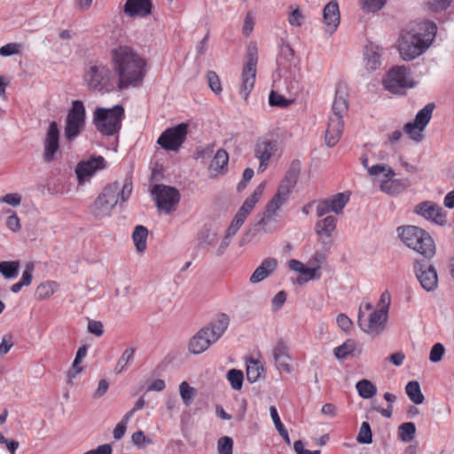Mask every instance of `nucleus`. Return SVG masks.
Wrapping results in <instances>:
<instances>
[{
  "instance_id": "27",
  "label": "nucleus",
  "mask_w": 454,
  "mask_h": 454,
  "mask_svg": "<svg viewBox=\"0 0 454 454\" xmlns=\"http://www.w3.org/2000/svg\"><path fill=\"white\" fill-rule=\"evenodd\" d=\"M278 266V261L273 257L264 259L262 263L254 270L250 277V282L257 284L271 275Z\"/></svg>"
},
{
  "instance_id": "20",
  "label": "nucleus",
  "mask_w": 454,
  "mask_h": 454,
  "mask_svg": "<svg viewBox=\"0 0 454 454\" xmlns=\"http://www.w3.org/2000/svg\"><path fill=\"white\" fill-rule=\"evenodd\" d=\"M272 356L277 368L286 373L293 372V366L289 364L291 356L289 348L283 340H278L272 349Z\"/></svg>"
},
{
  "instance_id": "46",
  "label": "nucleus",
  "mask_w": 454,
  "mask_h": 454,
  "mask_svg": "<svg viewBox=\"0 0 454 454\" xmlns=\"http://www.w3.org/2000/svg\"><path fill=\"white\" fill-rule=\"evenodd\" d=\"M292 102V100L286 98L276 91H271L269 96V104L271 106L287 107Z\"/></svg>"
},
{
  "instance_id": "33",
  "label": "nucleus",
  "mask_w": 454,
  "mask_h": 454,
  "mask_svg": "<svg viewBox=\"0 0 454 454\" xmlns=\"http://www.w3.org/2000/svg\"><path fill=\"white\" fill-rule=\"evenodd\" d=\"M405 186L399 179H392L391 177H387V179L384 180L380 184V190L389 195H397L400 194Z\"/></svg>"
},
{
  "instance_id": "2",
  "label": "nucleus",
  "mask_w": 454,
  "mask_h": 454,
  "mask_svg": "<svg viewBox=\"0 0 454 454\" xmlns=\"http://www.w3.org/2000/svg\"><path fill=\"white\" fill-rule=\"evenodd\" d=\"M437 27L435 23L425 20L415 27L404 31L399 43V53L403 60H412L423 54L431 45L435 37Z\"/></svg>"
},
{
  "instance_id": "16",
  "label": "nucleus",
  "mask_w": 454,
  "mask_h": 454,
  "mask_svg": "<svg viewBox=\"0 0 454 454\" xmlns=\"http://www.w3.org/2000/svg\"><path fill=\"white\" fill-rule=\"evenodd\" d=\"M414 213L437 225H445L446 215L442 207L433 201H423L414 207Z\"/></svg>"
},
{
  "instance_id": "15",
  "label": "nucleus",
  "mask_w": 454,
  "mask_h": 454,
  "mask_svg": "<svg viewBox=\"0 0 454 454\" xmlns=\"http://www.w3.org/2000/svg\"><path fill=\"white\" fill-rule=\"evenodd\" d=\"M414 271L422 288L427 292H432L437 288L438 275L435 268L428 262L415 261Z\"/></svg>"
},
{
  "instance_id": "43",
  "label": "nucleus",
  "mask_w": 454,
  "mask_h": 454,
  "mask_svg": "<svg viewBox=\"0 0 454 454\" xmlns=\"http://www.w3.org/2000/svg\"><path fill=\"white\" fill-rule=\"evenodd\" d=\"M416 427L412 422H406L399 427V438L403 442H411L415 435Z\"/></svg>"
},
{
  "instance_id": "36",
  "label": "nucleus",
  "mask_w": 454,
  "mask_h": 454,
  "mask_svg": "<svg viewBox=\"0 0 454 454\" xmlns=\"http://www.w3.org/2000/svg\"><path fill=\"white\" fill-rule=\"evenodd\" d=\"M264 368L260 362L251 360L247 365V379L249 382L254 383L263 376Z\"/></svg>"
},
{
  "instance_id": "52",
  "label": "nucleus",
  "mask_w": 454,
  "mask_h": 454,
  "mask_svg": "<svg viewBox=\"0 0 454 454\" xmlns=\"http://www.w3.org/2000/svg\"><path fill=\"white\" fill-rule=\"evenodd\" d=\"M258 201H256L254 198H252L251 196H249L248 198H247V200L244 201V203L242 204V206L239 207V211L237 212V214L240 215L241 216L247 218V215L251 213V211L253 210V208L255 207L256 203Z\"/></svg>"
},
{
  "instance_id": "28",
  "label": "nucleus",
  "mask_w": 454,
  "mask_h": 454,
  "mask_svg": "<svg viewBox=\"0 0 454 454\" xmlns=\"http://www.w3.org/2000/svg\"><path fill=\"white\" fill-rule=\"evenodd\" d=\"M274 215H270V212H265L257 215L256 223L246 231L243 237L240 239V246H244L251 241V239L255 237L262 228H264L271 220Z\"/></svg>"
},
{
  "instance_id": "53",
  "label": "nucleus",
  "mask_w": 454,
  "mask_h": 454,
  "mask_svg": "<svg viewBox=\"0 0 454 454\" xmlns=\"http://www.w3.org/2000/svg\"><path fill=\"white\" fill-rule=\"evenodd\" d=\"M294 57V51L289 44H282L280 46L278 62L284 59L285 62H291Z\"/></svg>"
},
{
  "instance_id": "11",
  "label": "nucleus",
  "mask_w": 454,
  "mask_h": 454,
  "mask_svg": "<svg viewBox=\"0 0 454 454\" xmlns=\"http://www.w3.org/2000/svg\"><path fill=\"white\" fill-rule=\"evenodd\" d=\"M256 64L257 49L254 45H249L247 49V61L242 69V83L239 90V94L245 100L247 98L254 86Z\"/></svg>"
},
{
  "instance_id": "1",
  "label": "nucleus",
  "mask_w": 454,
  "mask_h": 454,
  "mask_svg": "<svg viewBox=\"0 0 454 454\" xmlns=\"http://www.w3.org/2000/svg\"><path fill=\"white\" fill-rule=\"evenodd\" d=\"M114 70L119 77V89L138 87L145 75L146 62L129 46H119L112 50Z\"/></svg>"
},
{
  "instance_id": "22",
  "label": "nucleus",
  "mask_w": 454,
  "mask_h": 454,
  "mask_svg": "<svg viewBox=\"0 0 454 454\" xmlns=\"http://www.w3.org/2000/svg\"><path fill=\"white\" fill-rule=\"evenodd\" d=\"M153 0H127L123 12L129 17H146L151 14Z\"/></svg>"
},
{
  "instance_id": "41",
  "label": "nucleus",
  "mask_w": 454,
  "mask_h": 454,
  "mask_svg": "<svg viewBox=\"0 0 454 454\" xmlns=\"http://www.w3.org/2000/svg\"><path fill=\"white\" fill-rule=\"evenodd\" d=\"M135 348H129L123 351L118 362L116 363L114 372L116 374L122 372L126 367L133 361Z\"/></svg>"
},
{
  "instance_id": "4",
  "label": "nucleus",
  "mask_w": 454,
  "mask_h": 454,
  "mask_svg": "<svg viewBox=\"0 0 454 454\" xmlns=\"http://www.w3.org/2000/svg\"><path fill=\"white\" fill-rule=\"evenodd\" d=\"M230 323L226 314L217 316L207 325L201 328L190 340L189 350L199 355L206 351L213 343L216 342L227 330Z\"/></svg>"
},
{
  "instance_id": "58",
  "label": "nucleus",
  "mask_w": 454,
  "mask_h": 454,
  "mask_svg": "<svg viewBox=\"0 0 454 454\" xmlns=\"http://www.w3.org/2000/svg\"><path fill=\"white\" fill-rule=\"evenodd\" d=\"M451 1L452 0H428L427 4L430 10L437 12L439 10L442 11L447 9Z\"/></svg>"
},
{
  "instance_id": "17",
  "label": "nucleus",
  "mask_w": 454,
  "mask_h": 454,
  "mask_svg": "<svg viewBox=\"0 0 454 454\" xmlns=\"http://www.w3.org/2000/svg\"><path fill=\"white\" fill-rule=\"evenodd\" d=\"M106 168V160L102 156L92 157L88 160L81 161L75 168V174L79 184L88 181L98 170Z\"/></svg>"
},
{
  "instance_id": "19",
  "label": "nucleus",
  "mask_w": 454,
  "mask_h": 454,
  "mask_svg": "<svg viewBox=\"0 0 454 454\" xmlns=\"http://www.w3.org/2000/svg\"><path fill=\"white\" fill-rule=\"evenodd\" d=\"M277 151V145L274 141L258 140L254 148L255 157L259 160L260 164L258 172H263L270 160V158Z\"/></svg>"
},
{
  "instance_id": "30",
  "label": "nucleus",
  "mask_w": 454,
  "mask_h": 454,
  "mask_svg": "<svg viewBox=\"0 0 454 454\" xmlns=\"http://www.w3.org/2000/svg\"><path fill=\"white\" fill-rule=\"evenodd\" d=\"M362 352V348L357 346V343L353 339L347 340L343 344L336 347L333 354L339 360L345 359L348 356H358Z\"/></svg>"
},
{
  "instance_id": "35",
  "label": "nucleus",
  "mask_w": 454,
  "mask_h": 454,
  "mask_svg": "<svg viewBox=\"0 0 454 454\" xmlns=\"http://www.w3.org/2000/svg\"><path fill=\"white\" fill-rule=\"evenodd\" d=\"M405 392L408 397L415 404H420L424 402L425 397L421 392L419 383L418 381H410L405 387Z\"/></svg>"
},
{
  "instance_id": "62",
  "label": "nucleus",
  "mask_w": 454,
  "mask_h": 454,
  "mask_svg": "<svg viewBox=\"0 0 454 454\" xmlns=\"http://www.w3.org/2000/svg\"><path fill=\"white\" fill-rule=\"evenodd\" d=\"M0 202L6 203L12 207H17L21 202V196L19 193H8L5 196L0 198Z\"/></svg>"
},
{
  "instance_id": "44",
  "label": "nucleus",
  "mask_w": 454,
  "mask_h": 454,
  "mask_svg": "<svg viewBox=\"0 0 454 454\" xmlns=\"http://www.w3.org/2000/svg\"><path fill=\"white\" fill-rule=\"evenodd\" d=\"M356 441L361 444H369L372 442V433L368 422L362 423Z\"/></svg>"
},
{
  "instance_id": "57",
  "label": "nucleus",
  "mask_w": 454,
  "mask_h": 454,
  "mask_svg": "<svg viewBox=\"0 0 454 454\" xmlns=\"http://www.w3.org/2000/svg\"><path fill=\"white\" fill-rule=\"evenodd\" d=\"M131 441L134 445L137 447H144L145 444L151 443V440H149L142 431L133 433L131 435Z\"/></svg>"
},
{
  "instance_id": "39",
  "label": "nucleus",
  "mask_w": 454,
  "mask_h": 454,
  "mask_svg": "<svg viewBox=\"0 0 454 454\" xmlns=\"http://www.w3.org/2000/svg\"><path fill=\"white\" fill-rule=\"evenodd\" d=\"M270 417L273 420L276 429L278 430V432L279 433V434L281 435L283 440L287 443V445H290L291 440H290L288 432L280 420L277 408L275 406H270Z\"/></svg>"
},
{
  "instance_id": "47",
  "label": "nucleus",
  "mask_w": 454,
  "mask_h": 454,
  "mask_svg": "<svg viewBox=\"0 0 454 454\" xmlns=\"http://www.w3.org/2000/svg\"><path fill=\"white\" fill-rule=\"evenodd\" d=\"M386 2L387 0H362V9L366 12H375L380 11Z\"/></svg>"
},
{
  "instance_id": "40",
  "label": "nucleus",
  "mask_w": 454,
  "mask_h": 454,
  "mask_svg": "<svg viewBox=\"0 0 454 454\" xmlns=\"http://www.w3.org/2000/svg\"><path fill=\"white\" fill-rule=\"evenodd\" d=\"M179 393L185 406H190L197 395L196 388L191 387L186 381H183L179 385Z\"/></svg>"
},
{
  "instance_id": "34",
  "label": "nucleus",
  "mask_w": 454,
  "mask_h": 454,
  "mask_svg": "<svg viewBox=\"0 0 454 454\" xmlns=\"http://www.w3.org/2000/svg\"><path fill=\"white\" fill-rule=\"evenodd\" d=\"M356 388L359 395L364 399L372 398L377 394L376 386L369 380H361L356 385Z\"/></svg>"
},
{
  "instance_id": "21",
  "label": "nucleus",
  "mask_w": 454,
  "mask_h": 454,
  "mask_svg": "<svg viewBox=\"0 0 454 454\" xmlns=\"http://www.w3.org/2000/svg\"><path fill=\"white\" fill-rule=\"evenodd\" d=\"M387 319V314L384 310L376 309L369 315L364 325L362 326V331L369 334L378 335L384 330Z\"/></svg>"
},
{
  "instance_id": "37",
  "label": "nucleus",
  "mask_w": 454,
  "mask_h": 454,
  "mask_svg": "<svg viewBox=\"0 0 454 454\" xmlns=\"http://www.w3.org/2000/svg\"><path fill=\"white\" fill-rule=\"evenodd\" d=\"M19 261H4L0 262V273L7 279L14 278L19 274Z\"/></svg>"
},
{
  "instance_id": "12",
  "label": "nucleus",
  "mask_w": 454,
  "mask_h": 454,
  "mask_svg": "<svg viewBox=\"0 0 454 454\" xmlns=\"http://www.w3.org/2000/svg\"><path fill=\"white\" fill-rule=\"evenodd\" d=\"M85 115L83 103L81 100L73 101L66 119L65 137L67 140H73L80 134L85 123Z\"/></svg>"
},
{
  "instance_id": "29",
  "label": "nucleus",
  "mask_w": 454,
  "mask_h": 454,
  "mask_svg": "<svg viewBox=\"0 0 454 454\" xmlns=\"http://www.w3.org/2000/svg\"><path fill=\"white\" fill-rule=\"evenodd\" d=\"M348 94L344 88H338L333 103V114L330 117L342 119L348 112Z\"/></svg>"
},
{
  "instance_id": "23",
  "label": "nucleus",
  "mask_w": 454,
  "mask_h": 454,
  "mask_svg": "<svg viewBox=\"0 0 454 454\" xmlns=\"http://www.w3.org/2000/svg\"><path fill=\"white\" fill-rule=\"evenodd\" d=\"M323 20L326 26V31L332 35L339 27L340 20L339 4L336 1L329 2L324 7Z\"/></svg>"
},
{
  "instance_id": "50",
  "label": "nucleus",
  "mask_w": 454,
  "mask_h": 454,
  "mask_svg": "<svg viewBox=\"0 0 454 454\" xmlns=\"http://www.w3.org/2000/svg\"><path fill=\"white\" fill-rule=\"evenodd\" d=\"M207 79L208 86L215 94H219L222 91V85L219 76L214 71H209L207 74Z\"/></svg>"
},
{
  "instance_id": "13",
  "label": "nucleus",
  "mask_w": 454,
  "mask_h": 454,
  "mask_svg": "<svg viewBox=\"0 0 454 454\" xmlns=\"http://www.w3.org/2000/svg\"><path fill=\"white\" fill-rule=\"evenodd\" d=\"M152 193L158 208L166 213H170L174 210L180 200L178 190L164 184L154 185Z\"/></svg>"
},
{
  "instance_id": "18",
  "label": "nucleus",
  "mask_w": 454,
  "mask_h": 454,
  "mask_svg": "<svg viewBox=\"0 0 454 454\" xmlns=\"http://www.w3.org/2000/svg\"><path fill=\"white\" fill-rule=\"evenodd\" d=\"M59 129L56 121H51L43 141V160L51 162L59 149Z\"/></svg>"
},
{
  "instance_id": "48",
  "label": "nucleus",
  "mask_w": 454,
  "mask_h": 454,
  "mask_svg": "<svg viewBox=\"0 0 454 454\" xmlns=\"http://www.w3.org/2000/svg\"><path fill=\"white\" fill-rule=\"evenodd\" d=\"M54 283L45 282L37 286L36 294L39 300H44L54 294Z\"/></svg>"
},
{
  "instance_id": "63",
  "label": "nucleus",
  "mask_w": 454,
  "mask_h": 454,
  "mask_svg": "<svg viewBox=\"0 0 454 454\" xmlns=\"http://www.w3.org/2000/svg\"><path fill=\"white\" fill-rule=\"evenodd\" d=\"M254 16L251 12H247L245 17L244 25L242 28L244 35L248 36L252 33L254 29Z\"/></svg>"
},
{
  "instance_id": "51",
  "label": "nucleus",
  "mask_w": 454,
  "mask_h": 454,
  "mask_svg": "<svg viewBox=\"0 0 454 454\" xmlns=\"http://www.w3.org/2000/svg\"><path fill=\"white\" fill-rule=\"evenodd\" d=\"M246 218L241 216L239 214H236L234 218L232 219L230 226L228 227L227 231H226V234L228 235V237H233L236 235V233L238 232V231L239 230V228L242 226V224L244 223Z\"/></svg>"
},
{
  "instance_id": "54",
  "label": "nucleus",
  "mask_w": 454,
  "mask_h": 454,
  "mask_svg": "<svg viewBox=\"0 0 454 454\" xmlns=\"http://www.w3.org/2000/svg\"><path fill=\"white\" fill-rule=\"evenodd\" d=\"M445 352V348L442 344H434L430 351L429 359L432 363H437L442 360V356Z\"/></svg>"
},
{
  "instance_id": "60",
  "label": "nucleus",
  "mask_w": 454,
  "mask_h": 454,
  "mask_svg": "<svg viewBox=\"0 0 454 454\" xmlns=\"http://www.w3.org/2000/svg\"><path fill=\"white\" fill-rule=\"evenodd\" d=\"M215 149V143L209 144L204 147L197 148L195 152V159H203L205 157H209L213 153Z\"/></svg>"
},
{
  "instance_id": "8",
  "label": "nucleus",
  "mask_w": 454,
  "mask_h": 454,
  "mask_svg": "<svg viewBox=\"0 0 454 454\" xmlns=\"http://www.w3.org/2000/svg\"><path fill=\"white\" fill-rule=\"evenodd\" d=\"M384 88L393 94L403 95L406 90L415 86L411 71L404 66L392 67L383 78Z\"/></svg>"
},
{
  "instance_id": "64",
  "label": "nucleus",
  "mask_w": 454,
  "mask_h": 454,
  "mask_svg": "<svg viewBox=\"0 0 454 454\" xmlns=\"http://www.w3.org/2000/svg\"><path fill=\"white\" fill-rule=\"evenodd\" d=\"M288 21L292 26H294V27H299L302 24L303 15L301 13V12L300 11V9L297 8L290 13Z\"/></svg>"
},
{
  "instance_id": "5",
  "label": "nucleus",
  "mask_w": 454,
  "mask_h": 454,
  "mask_svg": "<svg viewBox=\"0 0 454 454\" xmlns=\"http://www.w3.org/2000/svg\"><path fill=\"white\" fill-rule=\"evenodd\" d=\"M397 232L406 247L424 258L430 260L434 256L436 250L434 241L425 230L414 225H406L398 227Z\"/></svg>"
},
{
  "instance_id": "7",
  "label": "nucleus",
  "mask_w": 454,
  "mask_h": 454,
  "mask_svg": "<svg viewBox=\"0 0 454 454\" xmlns=\"http://www.w3.org/2000/svg\"><path fill=\"white\" fill-rule=\"evenodd\" d=\"M84 82L93 91L105 92L112 90V73L110 69L101 63H90L86 67Z\"/></svg>"
},
{
  "instance_id": "25",
  "label": "nucleus",
  "mask_w": 454,
  "mask_h": 454,
  "mask_svg": "<svg viewBox=\"0 0 454 454\" xmlns=\"http://www.w3.org/2000/svg\"><path fill=\"white\" fill-rule=\"evenodd\" d=\"M343 129V119H338V117L329 118L325 137V141L328 147H333L339 142L340 138L341 137Z\"/></svg>"
},
{
  "instance_id": "49",
  "label": "nucleus",
  "mask_w": 454,
  "mask_h": 454,
  "mask_svg": "<svg viewBox=\"0 0 454 454\" xmlns=\"http://www.w3.org/2000/svg\"><path fill=\"white\" fill-rule=\"evenodd\" d=\"M385 173L386 177H392L395 176V172L393 168L387 167L385 164H377L369 168L368 174L370 176H378L381 173Z\"/></svg>"
},
{
  "instance_id": "32",
  "label": "nucleus",
  "mask_w": 454,
  "mask_h": 454,
  "mask_svg": "<svg viewBox=\"0 0 454 454\" xmlns=\"http://www.w3.org/2000/svg\"><path fill=\"white\" fill-rule=\"evenodd\" d=\"M148 237V230L143 225L135 227L132 233V239L135 244L136 249L139 253H144L146 249V240Z\"/></svg>"
},
{
  "instance_id": "31",
  "label": "nucleus",
  "mask_w": 454,
  "mask_h": 454,
  "mask_svg": "<svg viewBox=\"0 0 454 454\" xmlns=\"http://www.w3.org/2000/svg\"><path fill=\"white\" fill-rule=\"evenodd\" d=\"M228 162V153L224 149H219L214 156L208 169L211 173H214V176L223 174L227 171Z\"/></svg>"
},
{
  "instance_id": "45",
  "label": "nucleus",
  "mask_w": 454,
  "mask_h": 454,
  "mask_svg": "<svg viewBox=\"0 0 454 454\" xmlns=\"http://www.w3.org/2000/svg\"><path fill=\"white\" fill-rule=\"evenodd\" d=\"M218 454H232L233 440L230 436H223L217 441Z\"/></svg>"
},
{
  "instance_id": "61",
  "label": "nucleus",
  "mask_w": 454,
  "mask_h": 454,
  "mask_svg": "<svg viewBox=\"0 0 454 454\" xmlns=\"http://www.w3.org/2000/svg\"><path fill=\"white\" fill-rule=\"evenodd\" d=\"M88 331L99 337L104 333V326L100 321L90 320L88 323Z\"/></svg>"
},
{
  "instance_id": "42",
  "label": "nucleus",
  "mask_w": 454,
  "mask_h": 454,
  "mask_svg": "<svg viewBox=\"0 0 454 454\" xmlns=\"http://www.w3.org/2000/svg\"><path fill=\"white\" fill-rule=\"evenodd\" d=\"M227 380L234 390H240L243 385L244 374L238 369H231L227 372Z\"/></svg>"
},
{
  "instance_id": "3",
  "label": "nucleus",
  "mask_w": 454,
  "mask_h": 454,
  "mask_svg": "<svg viewBox=\"0 0 454 454\" xmlns=\"http://www.w3.org/2000/svg\"><path fill=\"white\" fill-rule=\"evenodd\" d=\"M132 192V183L128 179L123 184L114 182L106 185L90 207L91 215L97 220L109 217L119 199L125 202Z\"/></svg>"
},
{
  "instance_id": "14",
  "label": "nucleus",
  "mask_w": 454,
  "mask_h": 454,
  "mask_svg": "<svg viewBox=\"0 0 454 454\" xmlns=\"http://www.w3.org/2000/svg\"><path fill=\"white\" fill-rule=\"evenodd\" d=\"M187 133L188 124L182 122L163 131L157 143L165 150L177 151L184 142Z\"/></svg>"
},
{
  "instance_id": "59",
  "label": "nucleus",
  "mask_w": 454,
  "mask_h": 454,
  "mask_svg": "<svg viewBox=\"0 0 454 454\" xmlns=\"http://www.w3.org/2000/svg\"><path fill=\"white\" fill-rule=\"evenodd\" d=\"M33 270H34V265L32 263H28L26 265V268L22 273L21 279L20 282L24 286H27L31 284L32 278H33Z\"/></svg>"
},
{
  "instance_id": "24",
  "label": "nucleus",
  "mask_w": 454,
  "mask_h": 454,
  "mask_svg": "<svg viewBox=\"0 0 454 454\" xmlns=\"http://www.w3.org/2000/svg\"><path fill=\"white\" fill-rule=\"evenodd\" d=\"M336 225L337 218L333 215H327L315 223V232L320 237L318 241L324 246L329 243V241H325L324 238L331 239L336 230Z\"/></svg>"
},
{
  "instance_id": "6",
  "label": "nucleus",
  "mask_w": 454,
  "mask_h": 454,
  "mask_svg": "<svg viewBox=\"0 0 454 454\" xmlns=\"http://www.w3.org/2000/svg\"><path fill=\"white\" fill-rule=\"evenodd\" d=\"M124 108L116 105L112 108L97 107L93 113V124L104 136H114L121 129Z\"/></svg>"
},
{
  "instance_id": "9",
  "label": "nucleus",
  "mask_w": 454,
  "mask_h": 454,
  "mask_svg": "<svg viewBox=\"0 0 454 454\" xmlns=\"http://www.w3.org/2000/svg\"><path fill=\"white\" fill-rule=\"evenodd\" d=\"M298 176L299 168H295V163L294 162L291 168L286 173L285 179L279 184L276 194L266 205L265 209L267 212H270V215H275L280 207L287 200Z\"/></svg>"
},
{
  "instance_id": "26",
  "label": "nucleus",
  "mask_w": 454,
  "mask_h": 454,
  "mask_svg": "<svg viewBox=\"0 0 454 454\" xmlns=\"http://www.w3.org/2000/svg\"><path fill=\"white\" fill-rule=\"evenodd\" d=\"M383 49L379 45L369 43L364 49L365 67L370 71H376L381 66V54Z\"/></svg>"
},
{
  "instance_id": "56",
  "label": "nucleus",
  "mask_w": 454,
  "mask_h": 454,
  "mask_svg": "<svg viewBox=\"0 0 454 454\" xmlns=\"http://www.w3.org/2000/svg\"><path fill=\"white\" fill-rule=\"evenodd\" d=\"M20 44L19 43H7L0 48V55L3 57H9L19 53Z\"/></svg>"
},
{
  "instance_id": "10",
  "label": "nucleus",
  "mask_w": 454,
  "mask_h": 454,
  "mask_svg": "<svg viewBox=\"0 0 454 454\" xmlns=\"http://www.w3.org/2000/svg\"><path fill=\"white\" fill-rule=\"evenodd\" d=\"M434 108V103L431 102L427 104L417 113L413 121L404 124L403 131L411 139L417 143L423 140V131L429 123Z\"/></svg>"
},
{
  "instance_id": "55",
  "label": "nucleus",
  "mask_w": 454,
  "mask_h": 454,
  "mask_svg": "<svg viewBox=\"0 0 454 454\" xmlns=\"http://www.w3.org/2000/svg\"><path fill=\"white\" fill-rule=\"evenodd\" d=\"M338 326L344 332H349L353 326L351 319L343 313H340L336 317Z\"/></svg>"
},
{
  "instance_id": "38",
  "label": "nucleus",
  "mask_w": 454,
  "mask_h": 454,
  "mask_svg": "<svg viewBox=\"0 0 454 454\" xmlns=\"http://www.w3.org/2000/svg\"><path fill=\"white\" fill-rule=\"evenodd\" d=\"M348 200L349 196L348 194L337 193L333 197L327 199L326 200L329 206H331L330 209H332V211L334 212L335 214H340L342 212Z\"/></svg>"
}]
</instances>
